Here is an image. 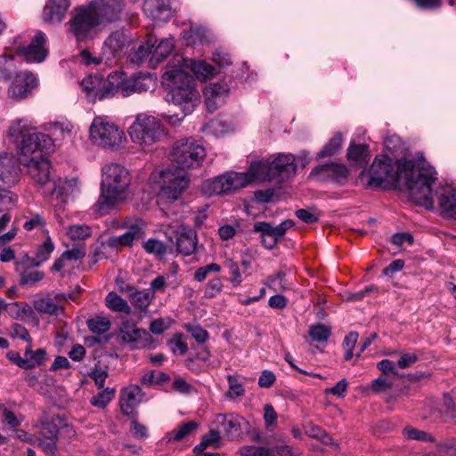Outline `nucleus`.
Listing matches in <instances>:
<instances>
[{
    "instance_id": "nucleus-29",
    "label": "nucleus",
    "mask_w": 456,
    "mask_h": 456,
    "mask_svg": "<svg viewBox=\"0 0 456 456\" xmlns=\"http://www.w3.org/2000/svg\"><path fill=\"white\" fill-rule=\"evenodd\" d=\"M177 250L184 256H190L196 250L197 234L190 227H181L176 238Z\"/></svg>"
},
{
    "instance_id": "nucleus-38",
    "label": "nucleus",
    "mask_w": 456,
    "mask_h": 456,
    "mask_svg": "<svg viewBox=\"0 0 456 456\" xmlns=\"http://www.w3.org/2000/svg\"><path fill=\"white\" fill-rule=\"evenodd\" d=\"M34 308L40 314L54 315H58L63 312V307L49 296L37 299L34 302Z\"/></svg>"
},
{
    "instance_id": "nucleus-58",
    "label": "nucleus",
    "mask_w": 456,
    "mask_h": 456,
    "mask_svg": "<svg viewBox=\"0 0 456 456\" xmlns=\"http://www.w3.org/2000/svg\"><path fill=\"white\" fill-rule=\"evenodd\" d=\"M223 283L220 278H214L210 280L204 291V295L207 298L215 297L222 290Z\"/></svg>"
},
{
    "instance_id": "nucleus-28",
    "label": "nucleus",
    "mask_w": 456,
    "mask_h": 456,
    "mask_svg": "<svg viewBox=\"0 0 456 456\" xmlns=\"http://www.w3.org/2000/svg\"><path fill=\"white\" fill-rule=\"evenodd\" d=\"M248 184L255 181H274L270 159L252 161L247 172Z\"/></svg>"
},
{
    "instance_id": "nucleus-52",
    "label": "nucleus",
    "mask_w": 456,
    "mask_h": 456,
    "mask_svg": "<svg viewBox=\"0 0 456 456\" xmlns=\"http://www.w3.org/2000/svg\"><path fill=\"white\" fill-rule=\"evenodd\" d=\"M403 436L407 439L422 441V442H434L433 436L424 430H419L412 427H406L403 431Z\"/></svg>"
},
{
    "instance_id": "nucleus-56",
    "label": "nucleus",
    "mask_w": 456,
    "mask_h": 456,
    "mask_svg": "<svg viewBox=\"0 0 456 456\" xmlns=\"http://www.w3.org/2000/svg\"><path fill=\"white\" fill-rule=\"evenodd\" d=\"M224 266L231 275L230 281L233 286H239L242 282V276L238 264L231 259L224 262Z\"/></svg>"
},
{
    "instance_id": "nucleus-34",
    "label": "nucleus",
    "mask_w": 456,
    "mask_h": 456,
    "mask_svg": "<svg viewBox=\"0 0 456 456\" xmlns=\"http://www.w3.org/2000/svg\"><path fill=\"white\" fill-rule=\"evenodd\" d=\"M346 156L349 161L354 162L359 167H364L370 158L369 146L366 144L350 143Z\"/></svg>"
},
{
    "instance_id": "nucleus-11",
    "label": "nucleus",
    "mask_w": 456,
    "mask_h": 456,
    "mask_svg": "<svg viewBox=\"0 0 456 456\" xmlns=\"http://www.w3.org/2000/svg\"><path fill=\"white\" fill-rule=\"evenodd\" d=\"M114 84L110 73L106 79L99 75H89L81 81L80 86L87 101L95 102L113 97Z\"/></svg>"
},
{
    "instance_id": "nucleus-18",
    "label": "nucleus",
    "mask_w": 456,
    "mask_h": 456,
    "mask_svg": "<svg viewBox=\"0 0 456 456\" xmlns=\"http://www.w3.org/2000/svg\"><path fill=\"white\" fill-rule=\"evenodd\" d=\"M122 228H127V231L119 236H112L109 239V246L112 248L132 247L135 241L144 237V223L142 220H136L134 224L125 222Z\"/></svg>"
},
{
    "instance_id": "nucleus-15",
    "label": "nucleus",
    "mask_w": 456,
    "mask_h": 456,
    "mask_svg": "<svg viewBox=\"0 0 456 456\" xmlns=\"http://www.w3.org/2000/svg\"><path fill=\"white\" fill-rule=\"evenodd\" d=\"M436 196L441 215L456 219V188L452 186H436V178L432 186V199ZM434 208L431 209L433 210Z\"/></svg>"
},
{
    "instance_id": "nucleus-57",
    "label": "nucleus",
    "mask_w": 456,
    "mask_h": 456,
    "mask_svg": "<svg viewBox=\"0 0 456 456\" xmlns=\"http://www.w3.org/2000/svg\"><path fill=\"white\" fill-rule=\"evenodd\" d=\"M144 249L150 254L162 256L167 252L166 246L159 240L150 239L143 244Z\"/></svg>"
},
{
    "instance_id": "nucleus-63",
    "label": "nucleus",
    "mask_w": 456,
    "mask_h": 456,
    "mask_svg": "<svg viewBox=\"0 0 456 456\" xmlns=\"http://www.w3.org/2000/svg\"><path fill=\"white\" fill-rule=\"evenodd\" d=\"M45 225V221L44 217L39 214H36L24 223L23 227L27 231H32L34 229H42Z\"/></svg>"
},
{
    "instance_id": "nucleus-27",
    "label": "nucleus",
    "mask_w": 456,
    "mask_h": 456,
    "mask_svg": "<svg viewBox=\"0 0 456 456\" xmlns=\"http://www.w3.org/2000/svg\"><path fill=\"white\" fill-rule=\"evenodd\" d=\"M142 398V389L137 385H130L124 388L119 395V405L125 415L134 413L135 408L140 403Z\"/></svg>"
},
{
    "instance_id": "nucleus-30",
    "label": "nucleus",
    "mask_w": 456,
    "mask_h": 456,
    "mask_svg": "<svg viewBox=\"0 0 456 456\" xmlns=\"http://www.w3.org/2000/svg\"><path fill=\"white\" fill-rule=\"evenodd\" d=\"M112 81L115 80L113 85V96L116 94H120L123 97L130 96L133 94H136L134 86V77H127L125 73L115 71L111 73Z\"/></svg>"
},
{
    "instance_id": "nucleus-59",
    "label": "nucleus",
    "mask_w": 456,
    "mask_h": 456,
    "mask_svg": "<svg viewBox=\"0 0 456 456\" xmlns=\"http://www.w3.org/2000/svg\"><path fill=\"white\" fill-rule=\"evenodd\" d=\"M108 371L106 370H103L102 368L94 367L92 369V370L88 373V376L94 379L95 385L99 388H103L105 385V380L108 378Z\"/></svg>"
},
{
    "instance_id": "nucleus-36",
    "label": "nucleus",
    "mask_w": 456,
    "mask_h": 456,
    "mask_svg": "<svg viewBox=\"0 0 456 456\" xmlns=\"http://www.w3.org/2000/svg\"><path fill=\"white\" fill-rule=\"evenodd\" d=\"M17 72L15 57L7 53L0 54V82H7Z\"/></svg>"
},
{
    "instance_id": "nucleus-19",
    "label": "nucleus",
    "mask_w": 456,
    "mask_h": 456,
    "mask_svg": "<svg viewBox=\"0 0 456 456\" xmlns=\"http://www.w3.org/2000/svg\"><path fill=\"white\" fill-rule=\"evenodd\" d=\"M296 157L292 154L279 153L270 158L274 181L280 183L296 174Z\"/></svg>"
},
{
    "instance_id": "nucleus-42",
    "label": "nucleus",
    "mask_w": 456,
    "mask_h": 456,
    "mask_svg": "<svg viewBox=\"0 0 456 456\" xmlns=\"http://www.w3.org/2000/svg\"><path fill=\"white\" fill-rule=\"evenodd\" d=\"M343 136L342 134L336 133L330 140L322 147V149L317 154V159H322L324 157H330L336 154L342 146Z\"/></svg>"
},
{
    "instance_id": "nucleus-48",
    "label": "nucleus",
    "mask_w": 456,
    "mask_h": 456,
    "mask_svg": "<svg viewBox=\"0 0 456 456\" xmlns=\"http://www.w3.org/2000/svg\"><path fill=\"white\" fill-rule=\"evenodd\" d=\"M46 352L43 348H39L36 351L32 350V342L27 345L25 349V358L28 362V364L31 365V369L36 365H40L44 362Z\"/></svg>"
},
{
    "instance_id": "nucleus-9",
    "label": "nucleus",
    "mask_w": 456,
    "mask_h": 456,
    "mask_svg": "<svg viewBox=\"0 0 456 456\" xmlns=\"http://www.w3.org/2000/svg\"><path fill=\"white\" fill-rule=\"evenodd\" d=\"M170 156L172 161L177 165L175 168L185 171L201 166L206 157V150L200 142L186 138L174 143Z\"/></svg>"
},
{
    "instance_id": "nucleus-40",
    "label": "nucleus",
    "mask_w": 456,
    "mask_h": 456,
    "mask_svg": "<svg viewBox=\"0 0 456 456\" xmlns=\"http://www.w3.org/2000/svg\"><path fill=\"white\" fill-rule=\"evenodd\" d=\"M153 298L154 294L149 289L134 290L129 294L132 305L141 311H146Z\"/></svg>"
},
{
    "instance_id": "nucleus-54",
    "label": "nucleus",
    "mask_w": 456,
    "mask_h": 456,
    "mask_svg": "<svg viewBox=\"0 0 456 456\" xmlns=\"http://www.w3.org/2000/svg\"><path fill=\"white\" fill-rule=\"evenodd\" d=\"M306 433L309 435V436L320 440L322 444L332 445L335 448H338V444L333 442L332 437H330L326 433V431L318 426H309L306 429Z\"/></svg>"
},
{
    "instance_id": "nucleus-61",
    "label": "nucleus",
    "mask_w": 456,
    "mask_h": 456,
    "mask_svg": "<svg viewBox=\"0 0 456 456\" xmlns=\"http://www.w3.org/2000/svg\"><path fill=\"white\" fill-rule=\"evenodd\" d=\"M278 415L274 408L271 404L264 406V419L265 426L272 429L276 425Z\"/></svg>"
},
{
    "instance_id": "nucleus-5",
    "label": "nucleus",
    "mask_w": 456,
    "mask_h": 456,
    "mask_svg": "<svg viewBox=\"0 0 456 456\" xmlns=\"http://www.w3.org/2000/svg\"><path fill=\"white\" fill-rule=\"evenodd\" d=\"M161 82L167 91V100L178 106L184 116L191 114L200 102V94L192 76L185 69H178L171 61L162 75Z\"/></svg>"
},
{
    "instance_id": "nucleus-37",
    "label": "nucleus",
    "mask_w": 456,
    "mask_h": 456,
    "mask_svg": "<svg viewBox=\"0 0 456 456\" xmlns=\"http://www.w3.org/2000/svg\"><path fill=\"white\" fill-rule=\"evenodd\" d=\"M183 39L187 45L196 44H207L210 42L208 31L202 27H191L183 33Z\"/></svg>"
},
{
    "instance_id": "nucleus-50",
    "label": "nucleus",
    "mask_w": 456,
    "mask_h": 456,
    "mask_svg": "<svg viewBox=\"0 0 456 456\" xmlns=\"http://www.w3.org/2000/svg\"><path fill=\"white\" fill-rule=\"evenodd\" d=\"M67 234L73 240H83L91 236V228L86 224L70 225Z\"/></svg>"
},
{
    "instance_id": "nucleus-8",
    "label": "nucleus",
    "mask_w": 456,
    "mask_h": 456,
    "mask_svg": "<svg viewBox=\"0 0 456 456\" xmlns=\"http://www.w3.org/2000/svg\"><path fill=\"white\" fill-rule=\"evenodd\" d=\"M190 183L184 170L169 167L159 173L158 199L160 203H172L178 200Z\"/></svg>"
},
{
    "instance_id": "nucleus-26",
    "label": "nucleus",
    "mask_w": 456,
    "mask_h": 456,
    "mask_svg": "<svg viewBox=\"0 0 456 456\" xmlns=\"http://www.w3.org/2000/svg\"><path fill=\"white\" fill-rule=\"evenodd\" d=\"M203 94L208 110L213 112L224 102L229 86L225 83H213L205 87Z\"/></svg>"
},
{
    "instance_id": "nucleus-2",
    "label": "nucleus",
    "mask_w": 456,
    "mask_h": 456,
    "mask_svg": "<svg viewBox=\"0 0 456 456\" xmlns=\"http://www.w3.org/2000/svg\"><path fill=\"white\" fill-rule=\"evenodd\" d=\"M9 142L16 151L19 162L27 167L32 181L44 186L51 178V163L45 151L51 150V140L39 133L31 121L16 118L9 126Z\"/></svg>"
},
{
    "instance_id": "nucleus-13",
    "label": "nucleus",
    "mask_w": 456,
    "mask_h": 456,
    "mask_svg": "<svg viewBox=\"0 0 456 456\" xmlns=\"http://www.w3.org/2000/svg\"><path fill=\"white\" fill-rule=\"evenodd\" d=\"M293 225V221L287 219L276 226L267 222H256L253 231L259 232L262 237V244L268 249L273 248L280 238Z\"/></svg>"
},
{
    "instance_id": "nucleus-7",
    "label": "nucleus",
    "mask_w": 456,
    "mask_h": 456,
    "mask_svg": "<svg viewBox=\"0 0 456 456\" xmlns=\"http://www.w3.org/2000/svg\"><path fill=\"white\" fill-rule=\"evenodd\" d=\"M88 139L94 147L118 151L126 142L125 132L114 122L103 116H96L88 131Z\"/></svg>"
},
{
    "instance_id": "nucleus-4",
    "label": "nucleus",
    "mask_w": 456,
    "mask_h": 456,
    "mask_svg": "<svg viewBox=\"0 0 456 456\" xmlns=\"http://www.w3.org/2000/svg\"><path fill=\"white\" fill-rule=\"evenodd\" d=\"M130 183V173L124 166L117 163L103 166L100 196L93 207L94 211L103 216L124 202L128 197Z\"/></svg>"
},
{
    "instance_id": "nucleus-35",
    "label": "nucleus",
    "mask_w": 456,
    "mask_h": 456,
    "mask_svg": "<svg viewBox=\"0 0 456 456\" xmlns=\"http://www.w3.org/2000/svg\"><path fill=\"white\" fill-rule=\"evenodd\" d=\"M174 46L173 38L162 39L157 46L154 45L150 59L151 65L156 66L164 61L172 53Z\"/></svg>"
},
{
    "instance_id": "nucleus-39",
    "label": "nucleus",
    "mask_w": 456,
    "mask_h": 456,
    "mask_svg": "<svg viewBox=\"0 0 456 456\" xmlns=\"http://www.w3.org/2000/svg\"><path fill=\"white\" fill-rule=\"evenodd\" d=\"M105 305L110 310L116 313L125 314H130L132 313V308L128 303L113 291L108 293L106 296Z\"/></svg>"
},
{
    "instance_id": "nucleus-46",
    "label": "nucleus",
    "mask_w": 456,
    "mask_h": 456,
    "mask_svg": "<svg viewBox=\"0 0 456 456\" xmlns=\"http://www.w3.org/2000/svg\"><path fill=\"white\" fill-rule=\"evenodd\" d=\"M154 47V42L151 38H149L144 44L140 45L137 49L132 52L129 58L134 63L142 62L150 54Z\"/></svg>"
},
{
    "instance_id": "nucleus-55",
    "label": "nucleus",
    "mask_w": 456,
    "mask_h": 456,
    "mask_svg": "<svg viewBox=\"0 0 456 456\" xmlns=\"http://www.w3.org/2000/svg\"><path fill=\"white\" fill-rule=\"evenodd\" d=\"M330 329L324 324L318 323L313 325L309 329V335L314 341L324 342L327 341L330 336Z\"/></svg>"
},
{
    "instance_id": "nucleus-64",
    "label": "nucleus",
    "mask_w": 456,
    "mask_h": 456,
    "mask_svg": "<svg viewBox=\"0 0 456 456\" xmlns=\"http://www.w3.org/2000/svg\"><path fill=\"white\" fill-rule=\"evenodd\" d=\"M45 274L40 271L25 273L21 276V283L24 285H34L44 278Z\"/></svg>"
},
{
    "instance_id": "nucleus-32",
    "label": "nucleus",
    "mask_w": 456,
    "mask_h": 456,
    "mask_svg": "<svg viewBox=\"0 0 456 456\" xmlns=\"http://www.w3.org/2000/svg\"><path fill=\"white\" fill-rule=\"evenodd\" d=\"M143 11L154 20H166L170 15V7L166 0H146Z\"/></svg>"
},
{
    "instance_id": "nucleus-12",
    "label": "nucleus",
    "mask_w": 456,
    "mask_h": 456,
    "mask_svg": "<svg viewBox=\"0 0 456 456\" xmlns=\"http://www.w3.org/2000/svg\"><path fill=\"white\" fill-rule=\"evenodd\" d=\"M37 85V79L33 73L17 71L7 88V97L15 102L22 101L31 94Z\"/></svg>"
},
{
    "instance_id": "nucleus-33",
    "label": "nucleus",
    "mask_w": 456,
    "mask_h": 456,
    "mask_svg": "<svg viewBox=\"0 0 456 456\" xmlns=\"http://www.w3.org/2000/svg\"><path fill=\"white\" fill-rule=\"evenodd\" d=\"M56 438V427L50 423L43 424L37 436L40 446L45 452H53L55 449Z\"/></svg>"
},
{
    "instance_id": "nucleus-14",
    "label": "nucleus",
    "mask_w": 456,
    "mask_h": 456,
    "mask_svg": "<svg viewBox=\"0 0 456 456\" xmlns=\"http://www.w3.org/2000/svg\"><path fill=\"white\" fill-rule=\"evenodd\" d=\"M79 192V183L77 178L59 180L52 192L53 203L55 208L63 209L65 205L73 201Z\"/></svg>"
},
{
    "instance_id": "nucleus-47",
    "label": "nucleus",
    "mask_w": 456,
    "mask_h": 456,
    "mask_svg": "<svg viewBox=\"0 0 456 456\" xmlns=\"http://www.w3.org/2000/svg\"><path fill=\"white\" fill-rule=\"evenodd\" d=\"M220 439V431L216 428H213L208 434L202 436L201 442L195 447V451H203L207 447L217 448Z\"/></svg>"
},
{
    "instance_id": "nucleus-17",
    "label": "nucleus",
    "mask_w": 456,
    "mask_h": 456,
    "mask_svg": "<svg viewBox=\"0 0 456 456\" xmlns=\"http://www.w3.org/2000/svg\"><path fill=\"white\" fill-rule=\"evenodd\" d=\"M171 62L178 69H185L187 74L191 71L198 79L206 80L215 74V68L201 60L187 59L182 55H175Z\"/></svg>"
},
{
    "instance_id": "nucleus-62",
    "label": "nucleus",
    "mask_w": 456,
    "mask_h": 456,
    "mask_svg": "<svg viewBox=\"0 0 456 456\" xmlns=\"http://www.w3.org/2000/svg\"><path fill=\"white\" fill-rule=\"evenodd\" d=\"M384 147L390 153L398 151L402 147V141L395 134L387 135L384 140Z\"/></svg>"
},
{
    "instance_id": "nucleus-10",
    "label": "nucleus",
    "mask_w": 456,
    "mask_h": 456,
    "mask_svg": "<svg viewBox=\"0 0 456 456\" xmlns=\"http://www.w3.org/2000/svg\"><path fill=\"white\" fill-rule=\"evenodd\" d=\"M248 185V175L244 172H226L224 175L203 182L201 191L204 194L208 196L227 194Z\"/></svg>"
},
{
    "instance_id": "nucleus-3",
    "label": "nucleus",
    "mask_w": 456,
    "mask_h": 456,
    "mask_svg": "<svg viewBox=\"0 0 456 456\" xmlns=\"http://www.w3.org/2000/svg\"><path fill=\"white\" fill-rule=\"evenodd\" d=\"M124 4L121 0H92L73 9L68 22L69 31L77 42H86L98 35V28L119 19Z\"/></svg>"
},
{
    "instance_id": "nucleus-24",
    "label": "nucleus",
    "mask_w": 456,
    "mask_h": 456,
    "mask_svg": "<svg viewBox=\"0 0 456 456\" xmlns=\"http://www.w3.org/2000/svg\"><path fill=\"white\" fill-rule=\"evenodd\" d=\"M129 37L120 30L112 32L104 41L102 45V55L107 61L119 56L125 48L128 46Z\"/></svg>"
},
{
    "instance_id": "nucleus-1",
    "label": "nucleus",
    "mask_w": 456,
    "mask_h": 456,
    "mask_svg": "<svg viewBox=\"0 0 456 456\" xmlns=\"http://www.w3.org/2000/svg\"><path fill=\"white\" fill-rule=\"evenodd\" d=\"M359 179L366 187L379 188L404 183L410 199L426 209L433 208L432 186L436 179L435 169L426 162L400 161L396 171L387 156L375 158L369 170H363Z\"/></svg>"
},
{
    "instance_id": "nucleus-31",
    "label": "nucleus",
    "mask_w": 456,
    "mask_h": 456,
    "mask_svg": "<svg viewBox=\"0 0 456 456\" xmlns=\"http://www.w3.org/2000/svg\"><path fill=\"white\" fill-rule=\"evenodd\" d=\"M121 338L126 343H138L143 344V340L150 337L145 330L136 327V325L130 322H126L120 328Z\"/></svg>"
},
{
    "instance_id": "nucleus-22",
    "label": "nucleus",
    "mask_w": 456,
    "mask_h": 456,
    "mask_svg": "<svg viewBox=\"0 0 456 456\" xmlns=\"http://www.w3.org/2000/svg\"><path fill=\"white\" fill-rule=\"evenodd\" d=\"M242 419L236 414H217L216 415L213 425L224 434L230 440L240 436Z\"/></svg>"
},
{
    "instance_id": "nucleus-25",
    "label": "nucleus",
    "mask_w": 456,
    "mask_h": 456,
    "mask_svg": "<svg viewBox=\"0 0 456 456\" xmlns=\"http://www.w3.org/2000/svg\"><path fill=\"white\" fill-rule=\"evenodd\" d=\"M69 6V0H48L44 7L42 19L48 24H59L64 20Z\"/></svg>"
},
{
    "instance_id": "nucleus-16",
    "label": "nucleus",
    "mask_w": 456,
    "mask_h": 456,
    "mask_svg": "<svg viewBox=\"0 0 456 456\" xmlns=\"http://www.w3.org/2000/svg\"><path fill=\"white\" fill-rule=\"evenodd\" d=\"M47 37L42 31H37L30 44L26 47H19L17 53L24 57L28 62H42L48 54L46 47Z\"/></svg>"
},
{
    "instance_id": "nucleus-20",
    "label": "nucleus",
    "mask_w": 456,
    "mask_h": 456,
    "mask_svg": "<svg viewBox=\"0 0 456 456\" xmlns=\"http://www.w3.org/2000/svg\"><path fill=\"white\" fill-rule=\"evenodd\" d=\"M20 181V167L12 154L0 152V184L12 186Z\"/></svg>"
},
{
    "instance_id": "nucleus-53",
    "label": "nucleus",
    "mask_w": 456,
    "mask_h": 456,
    "mask_svg": "<svg viewBox=\"0 0 456 456\" xmlns=\"http://www.w3.org/2000/svg\"><path fill=\"white\" fill-rule=\"evenodd\" d=\"M115 392V389L112 388L103 389L91 399V403L94 406L103 409L114 398Z\"/></svg>"
},
{
    "instance_id": "nucleus-45",
    "label": "nucleus",
    "mask_w": 456,
    "mask_h": 456,
    "mask_svg": "<svg viewBox=\"0 0 456 456\" xmlns=\"http://www.w3.org/2000/svg\"><path fill=\"white\" fill-rule=\"evenodd\" d=\"M0 417L2 423L8 426L12 429H16L20 426L23 419L21 416L16 415L12 410L0 403Z\"/></svg>"
},
{
    "instance_id": "nucleus-51",
    "label": "nucleus",
    "mask_w": 456,
    "mask_h": 456,
    "mask_svg": "<svg viewBox=\"0 0 456 456\" xmlns=\"http://www.w3.org/2000/svg\"><path fill=\"white\" fill-rule=\"evenodd\" d=\"M87 326L93 333L103 334L110 329V322L106 317H95L88 320Z\"/></svg>"
},
{
    "instance_id": "nucleus-43",
    "label": "nucleus",
    "mask_w": 456,
    "mask_h": 456,
    "mask_svg": "<svg viewBox=\"0 0 456 456\" xmlns=\"http://www.w3.org/2000/svg\"><path fill=\"white\" fill-rule=\"evenodd\" d=\"M54 248V243L52 241L51 238L47 236L45 240L42 243V245L37 251L36 256L34 258V265L39 266L43 263L47 261L50 258Z\"/></svg>"
},
{
    "instance_id": "nucleus-44",
    "label": "nucleus",
    "mask_w": 456,
    "mask_h": 456,
    "mask_svg": "<svg viewBox=\"0 0 456 456\" xmlns=\"http://www.w3.org/2000/svg\"><path fill=\"white\" fill-rule=\"evenodd\" d=\"M135 92L138 94L154 91L156 88V78L150 74H141L134 77Z\"/></svg>"
},
{
    "instance_id": "nucleus-60",
    "label": "nucleus",
    "mask_w": 456,
    "mask_h": 456,
    "mask_svg": "<svg viewBox=\"0 0 456 456\" xmlns=\"http://www.w3.org/2000/svg\"><path fill=\"white\" fill-rule=\"evenodd\" d=\"M227 380L229 383V391H228L229 396L238 397V396H241L244 394L245 390H244L242 384L240 383L234 376L229 375L227 377Z\"/></svg>"
},
{
    "instance_id": "nucleus-49",
    "label": "nucleus",
    "mask_w": 456,
    "mask_h": 456,
    "mask_svg": "<svg viewBox=\"0 0 456 456\" xmlns=\"http://www.w3.org/2000/svg\"><path fill=\"white\" fill-rule=\"evenodd\" d=\"M18 197L12 191L0 188V212L9 211L16 206Z\"/></svg>"
},
{
    "instance_id": "nucleus-21",
    "label": "nucleus",
    "mask_w": 456,
    "mask_h": 456,
    "mask_svg": "<svg viewBox=\"0 0 456 456\" xmlns=\"http://www.w3.org/2000/svg\"><path fill=\"white\" fill-rule=\"evenodd\" d=\"M45 131L47 132V134H43L51 140L52 148L53 142H61L74 137L77 129L69 120L61 119L45 125Z\"/></svg>"
},
{
    "instance_id": "nucleus-6",
    "label": "nucleus",
    "mask_w": 456,
    "mask_h": 456,
    "mask_svg": "<svg viewBox=\"0 0 456 456\" xmlns=\"http://www.w3.org/2000/svg\"><path fill=\"white\" fill-rule=\"evenodd\" d=\"M127 134L133 143L143 151L161 142L167 134L163 122L157 117L145 112L138 113L129 127Z\"/></svg>"
},
{
    "instance_id": "nucleus-41",
    "label": "nucleus",
    "mask_w": 456,
    "mask_h": 456,
    "mask_svg": "<svg viewBox=\"0 0 456 456\" xmlns=\"http://www.w3.org/2000/svg\"><path fill=\"white\" fill-rule=\"evenodd\" d=\"M198 424L194 421H189L181 424L177 428L167 434V442H179L187 437L190 434L195 431Z\"/></svg>"
},
{
    "instance_id": "nucleus-23",
    "label": "nucleus",
    "mask_w": 456,
    "mask_h": 456,
    "mask_svg": "<svg viewBox=\"0 0 456 456\" xmlns=\"http://www.w3.org/2000/svg\"><path fill=\"white\" fill-rule=\"evenodd\" d=\"M311 176L318 180H331L337 183L345 181L348 175V169L343 164L330 163L314 168Z\"/></svg>"
}]
</instances>
